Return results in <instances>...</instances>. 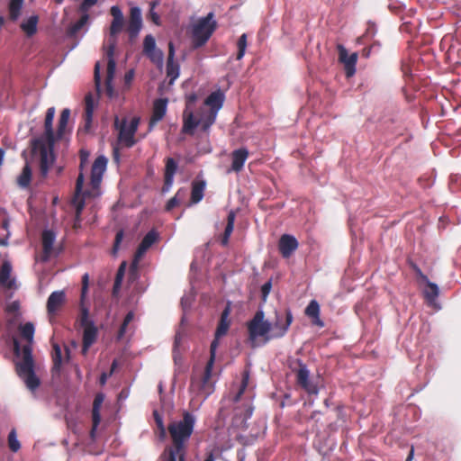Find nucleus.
<instances>
[{"instance_id": "f257e3e1", "label": "nucleus", "mask_w": 461, "mask_h": 461, "mask_svg": "<svg viewBox=\"0 0 461 461\" xmlns=\"http://www.w3.org/2000/svg\"><path fill=\"white\" fill-rule=\"evenodd\" d=\"M34 330V325L32 322H26L19 326L21 336L28 341V344L23 348H21L17 339H13L14 354L16 357H20L19 360L14 362L15 372L31 392H35L41 385V379L35 374V361L31 346Z\"/></svg>"}, {"instance_id": "f03ea898", "label": "nucleus", "mask_w": 461, "mask_h": 461, "mask_svg": "<svg viewBox=\"0 0 461 461\" xmlns=\"http://www.w3.org/2000/svg\"><path fill=\"white\" fill-rule=\"evenodd\" d=\"M182 416V420L168 424L172 445L165 448L158 461H185L186 444L194 432L196 419L188 411H184Z\"/></svg>"}, {"instance_id": "7ed1b4c3", "label": "nucleus", "mask_w": 461, "mask_h": 461, "mask_svg": "<svg viewBox=\"0 0 461 461\" xmlns=\"http://www.w3.org/2000/svg\"><path fill=\"white\" fill-rule=\"evenodd\" d=\"M218 27L214 14L210 12L192 24L191 43L194 50L204 46Z\"/></svg>"}, {"instance_id": "20e7f679", "label": "nucleus", "mask_w": 461, "mask_h": 461, "mask_svg": "<svg viewBox=\"0 0 461 461\" xmlns=\"http://www.w3.org/2000/svg\"><path fill=\"white\" fill-rule=\"evenodd\" d=\"M89 156H90V153L88 150L84 149H81L79 150L80 173L77 178L75 194H74V196L71 201V203L75 207V210H76V218L77 219H79V217L82 213V211L85 208L86 198L91 195V193L89 191H83L85 177H84V174L82 172L84 167L88 162Z\"/></svg>"}, {"instance_id": "39448f33", "label": "nucleus", "mask_w": 461, "mask_h": 461, "mask_svg": "<svg viewBox=\"0 0 461 461\" xmlns=\"http://www.w3.org/2000/svg\"><path fill=\"white\" fill-rule=\"evenodd\" d=\"M224 94L221 90L211 93L204 100V105L210 109L208 111L201 110V130L207 131L210 127L215 122L217 113L222 107L224 103Z\"/></svg>"}, {"instance_id": "423d86ee", "label": "nucleus", "mask_w": 461, "mask_h": 461, "mask_svg": "<svg viewBox=\"0 0 461 461\" xmlns=\"http://www.w3.org/2000/svg\"><path fill=\"white\" fill-rule=\"evenodd\" d=\"M212 368L213 365L209 367V363H206L203 372H195L192 375L189 387L192 393L196 396L203 395L206 398L213 392V384L211 382Z\"/></svg>"}, {"instance_id": "0eeeda50", "label": "nucleus", "mask_w": 461, "mask_h": 461, "mask_svg": "<svg viewBox=\"0 0 461 461\" xmlns=\"http://www.w3.org/2000/svg\"><path fill=\"white\" fill-rule=\"evenodd\" d=\"M289 368L296 376L297 384L302 387L309 394H317L319 393L318 386L310 381V371L299 358L289 360Z\"/></svg>"}, {"instance_id": "6e6552de", "label": "nucleus", "mask_w": 461, "mask_h": 461, "mask_svg": "<svg viewBox=\"0 0 461 461\" xmlns=\"http://www.w3.org/2000/svg\"><path fill=\"white\" fill-rule=\"evenodd\" d=\"M198 100V95L192 93L185 97V108L183 112V126L182 133L194 135L196 127L201 124V111L199 112V118H196L194 113V107L195 102Z\"/></svg>"}, {"instance_id": "1a4fd4ad", "label": "nucleus", "mask_w": 461, "mask_h": 461, "mask_svg": "<svg viewBox=\"0 0 461 461\" xmlns=\"http://www.w3.org/2000/svg\"><path fill=\"white\" fill-rule=\"evenodd\" d=\"M271 323L265 320V313L258 310L253 318L248 322V331L249 339L254 340L259 337L264 338L265 341H269L267 336L270 334Z\"/></svg>"}, {"instance_id": "9d476101", "label": "nucleus", "mask_w": 461, "mask_h": 461, "mask_svg": "<svg viewBox=\"0 0 461 461\" xmlns=\"http://www.w3.org/2000/svg\"><path fill=\"white\" fill-rule=\"evenodd\" d=\"M140 118L133 117L128 124L124 119L119 124L118 118L115 120V127L119 130L118 141L126 148H131L136 144L135 133L138 130Z\"/></svg>"}, {"instance_id": "9b49d317", "label": "nucleus", "mask_w": 461, "mask_h": 461, "mask_svg": "<svg viewBox=\"0 0 461 461\" xmlns=\"http://www.w3.org/2000/svg\"><path fill=\"white\" fill-rule=\"evenodd\" d=\"M294 316L292 311L287 308L285 313H281L277 311L275 312V321L271 323L270 334L267 336V339H281L287 333L292 322Z\"/></svg>"}, {"instance_id": "f8f14e48", "label": "nucleus", "mask_w": 461, "mask_h": 461, "mask_svg": "<svg viewBox=\"0 0 461 461\" xmlns=\"http://www.w3.org/2000/svg\"><path fill=\"white\" fill-rule=\"evenodd\" d=\"M32 149L34 150L38 149L40 151V172L42 177H46L50 167L52 166L55 160V156L53 153L54 146H51L50 148L47 142H43L41 140H34L32 142Z\"/></svg>"}, {"instance_id": "ddd939ff", "label": "nucleus", "mask_w": 461, "mask_h": 461, "mask_svg": "<svg viewBox=\"0 0 461 461\" xmlns=\"http://www.w3.org/2000/svg\"><path fill=\"white\" fill-rule=\"evenodd\" d=\"M337 49L339 52V61L344 65L346 77H353L356 73V65L358 58L357 53L353 52L348 54L347 49L341 44H339Z\"/></svg>"}, {"instance_id": "4468645a", "label": "nucleus", "mask_w": 461, "mask_h": 461, "mask_svg": "<svg viewBox=\"0 0 461 461\" xmlns=\"http://www.w3.org/2000/svg\"><path fill=\"white\" fill-rule=\"evenodd\" d=\"M116 47V41L114 39L108 40L107 43L104 46L105 50V54L108 58L107 63V75L105 79V84L107 87V91H112V81L113 79V76L115 73L116 63L114 60V51Z\"/></svg>"}, {"instance_id": "2eb2a0df", "label": "nucleus", "mask_w": 461, "mask_h": 461, "mask_svg": "<svg viewBox=\"0 0 461 461\" xmlns=\"http://www.w3.org/2000/svg\"><path fill=\"white\" fill-rule=\"evenodd\" d=\"M142 28L141 10L138 6L130 9V17L127 25V32L131 40H134L139 35Z\"/></svg>"}, {"instance_id": "dca6fc26", "label": "nucleus", "mask_w": 461, "mask_h": 461, "mask_svg": "<svg viewBox=\"0 0 461 461\" xmlns=\"http://www.w3.org/2000/svg\"><path fill=\"white\" fill-rule=\"evenodd\" d=\"M107 158L104 156L97 157L91 168L90 184L93 189H98L103 175L106 169Z\"/></svg>"}, {"instance_id": "f3484780", "label": "nucleus", "mask_w": 461, "mask_h": 461, "mask_svg": "<svg viewBox=\"0 0 461 461\" xmlns=\"http://www.w3.org/2000/svg\"><path fill=\"white\" fill-rule=\"evenodd\" d=\"M55 107H50L48 108L45 115L44 120V133L42 136L38 138L37 140H41L43 142H47L49 146L51 148V146L55 145V134L53 131V120L55 116Z\"/></svg>"}, {"instance_id": "a211bd4d", "label": "nucleus", "mask_w": 461, "mask_h": 461, "mask_svg": "<svg viewBox=\"0 0 461 461\" xmlns=\"http://www.w3.org/2000/svg\"><path fill=\"white\" fill-rule=\"evenodd\" d=\"M422 283L425 284V287L422 290V294L425 303H427V305L430 307L438 309L439 306L437 303V299L439 295L438 286L435 283L429 281L428 277L427 281H422Z\"/></svg>"}, {"instance_id": "6ab92c4d", "label": "nucleus", "mask_w": 461, "mask_h": 461, "mask_svg": "<svg viewBox=\"0 0 461 461\" xmlns=\"http://www.w3.org/2000/svg\"><path fill=\"white\" fill-rule=\"evenodd\" d=\"M110 14L113 16V21L110 25V38L116 41V35L122 30L124 18L121 8L118 5H113L110 9Z\"/></svg>"}, {"instance_id": "aec40b11", "label": "nucleus", "mask_w": 461, "mask_h": 461, "mask_svg": "<svg viewBox=\"0 0 461 461\" xmlns=\"http://www.w3.org/2000/svg\"><path fill=\"white\" fill-rule=\"evenodd\" d=\"M175 49L172 42L168 45V56L166 66L167 77H169V85H172L174 81L179 77L180 67L179 64L174 60Z\"/></svg>"}, {"instance_id": "412c9836", "label": "nucleus", "mask_w": 461, "mask_h": 461, "mask_svg": "<svg viewBox=\"0 0 461 461\" xmlns=\"http://www.w3.org/2000/svg\"><path fill=\"white\" fill-rule=\"evenodd\" d=\"M66 302L64 291H55L50 294L47 301V312L49 315H55Z\"/></svg>"}, {"instance_id": "4be33fe9", "label": "nucleus", "mask_w": 461, "mask_h": 461, "mask_svg": "<svg viewBox=\"0 0 461 461\" xmlns=\"http://www.w3.org/2000/svg\"><path fill=\"white\" fill-rule=\"evenodd\" d=\"M249 156V152L246 148L234 149L231 152V167L228 172L234 171L240 172L243 169L244 164Z\"/></svg>"}, {"instance_id": "5701e85b", "label": "nucleus", "mask_w": 461, "mask_h": 461, "mask_svg": "<svg viewBox=\"0 0 461 461\" xmlns=\"http://www.w3.org/2000/svg\"><path fill=\"white\" fill-rule=\"evenodd\" d=\"M167 100L159 98L153 104L152 115L149 120V127L151 130L159 121H161L167 113Z\"/></svg>"}, {"instance_id": "b1692460", "label": "nucleus", "mask_w": 461, "mask_h": 461, "mask_svg": "<svg viewBox=\"0 0 461 461\" xmlns=\"http://www.w3.org/2000/svg\"><path fill=\"white\" fill-rule=\"evenodd\" d=\"M279 251L284 258H289L291 254L297 249V240L289 234H284L279 240Z\"/></svg>"}, {"instance_id": "393cba45", "label": "nucleus", "mask_w": 461, "mask_h": 461, "mask_svg": "<svg viewBox=\"0 0 461 461\" xmlns=\"http://www.w3.org/2000/svg\"><path fill=\"white\" fill-rule=\"evenodd\" d=\"M42 241V260L47 261L50 259L53 253V244L55 241V233L50 230H45L41 235Z\"/></svg>"}, {"instance_id": "a878e982", "label": "nucleus", "mask_w": 461, "mask_h": 461, "mask_svg": "<svg viewBox=\"0 0 461 461\" xmlns=\"http://www.w3.org/2000/svg\"><path fill=\"white\" fill-rule=\"evenodd\" d=\"M320 313L321 309L319 303L316 300H312L305 308L304 314L311 319L312 325L323 328L324 322L321 320Z\"/></svg>"}, {"instance_id": "bb28decb", "label": "nucleus", "mask_w": 461, "mask_h": 461, "mask_svg": "<svg viewBox=\"0 0 461 461\" xmlns=\"http://www.w3.org/2000/svg\"><path fill=\"white\" fill-rule=\"evenodd\" d=\"M12 266L10 262L5 261L0 268V285L7 289L14 287L15 280L11 278Z\"/></svg>"}, {"instance_id": "cd10ccee", "label": "nucleus", "mask_w": 461, "mask_h": 461, "mask_svg": "<svg viewBox=\"0 0 461 461\" xmlns=\"http://www.w3.org/2000/svg\"><path fill=\"white\" fill-rule=\"evenodd\" d=\"M236 219V213L234 211H230L227 216V224L224 230V232L221 239V243L223 247H226L229 244L230 237L234 229V222Z\"/></svg>"}, {"instance_id": "c85d7f7f", "label": "nucleus", "mask_w": 461, "mask_h": 461, "mask_svg": "<svg viewBox=\"0 0 461 461\" xmlns=\"http://www.w3.org/2000/svg\"><path fill=\"white\" fill-rule=\"evenodd\" d=\"M230 314L229 308H225L221 314L220 321L215 330V337H222L227 334L230 328V321L228 320Z\"/></svg>"}, {"instance_id": "c756f323", "label": "nucleus", "mask_w": 461, "mask_h": 461, "mask_svg": "<svg viewBox=\"0 0 461 461\" xmlns=\"http://www.w3.org/2000/svg\"><path fill=\"white\" fill-rule=\"evenodd\" d=\"M38 22L39 17L37 15H32L27 20L23 21L20 27L27 37H32L37 32Z\"/></svg>"}, {"instance_id": "7c9ffc66", "label": "nucleus", "mask_w": 461, "mask_h": 461, "mask_svg": "<svg viewBox=\"0 0 461 461\" xmlns=\"http://www.w3.org/2000/svg\"><path fill=\"white\" fill-rule=\"evenodd\" d=\"M205 182L204 181H194L192 183L191 190V203H198L204 195Z\"/></svg>"}, {"instance_id": "2f4dec72", "label": "nucleus", "mask_w": 461, "mask_h": 461, "mask_svg": "<svg viewBox=\"0 0 461 461\" xmlns=\"http://www.w3.org/2000/svg\"><path fill=\"white\" fill-rule=\"evenodd\" d=\"M24 0H10L8 3V18L15 22L21 15Z\"/></svg>"}, {"instance_id": "473e14b6", "label": "nucleus", "mask_w": 461, "mask_h": 461, "mask_svg": "<svg viewBox=\"0 0 461 461\" xmlns=\"http://www.w3.org/2000/svg\"><path fill=\"white\" fill-rule=\"evenodd\" d=\"M83 331V342H86V346L93 345L96 339L98 330L95 324H87V326L82 327Z\"/></svg>"}, {"instance_id": "72a5a7b5", "label": "nucleus", "mask_w": 461, "mask_h": 461, "mask_svg": "<svg viewBox=\"0 0 461 461\" xmlns=\"http://www.w3.org/2000/svg\"><path fill=\"white\" fill-rule=\"evenodd\" d=\"M51 357L53 362L52 371L59 373L62 365V351L60 346L58 343L52 344Z\"/></svg>"}, {"instance_id": "f704fd0d", "label": "nucleus", "mask_w": 461, "mask_h": 461, "mask_svg": "<svg viewBox=\"0 0 461 461\" xmlns=\"http://www.w3.org/2000/svg\"><path fill=\"white\" fill-rule=\"evenodd\" d=\"M70 116V110L68 108H65L62 110L59 120V125L57 130V137L58 139L62 138V136L65 133L66 127L68 125V120Z\"/></svg>"}, {"instance_id": "c9c22d12", "label": "nucleus", "mask_w": 461, "mask_h": 461, "mask_svg": "<svg viewBox=\"0 0 461 461\" xmlns=\"http://www.w3.org/2000/svg\"><path fill=\"white\" fill-rule=\"evenodd\" d=\"M85 104H86V109H85L86 127H89V125L91 124V122H92L93 113H94V99L90 93L86 95Z\"/></svg>"}, {"instance_id": "e433bc0d", "label": "nucleus", "mask_w": 461, "mask_h": 461, "mask_svg": "<svg viewBox=\"0 0 461 461\" xmlns=\"http://www.w3.org/2000/svg\"><path fill=\"white\" fill-rule=\"evenodd\" d=\"M249 371H244L242 373V378H241V383H240L239 391L237 392V393L235 394V396L232 399L233 402L237 403L240 401L242 394L245 393V391L249 385Z\"/></svg>"}, {"instance_id": "4c0bfd02", "label": "nucleus", "mask_w": 461, "mask_h": 461, "mask_svg": "<svg viewBox=\"0 0 461 461\" xmlns=\"http://www.w3.org/2000/svg\"><path fill=\"white\" fill-rule=\"evenodd\" d=\"M176 170L177 163L176 160L172 158H167L166 159L164 177L167 178V181L169 182L171 178H174Z\"/></svg>"}, {"instance_id": "58836bf2", "label": "nucleus", "mask_w": 461, "mask_h": 461, "mask_svg": "<svg viewBox=\"0 0 461 461\" xmlns=\"http://www.w3.org/2000/svg\"><path fill=\"white\" fill-rule=\"evenodd\" d=\"M88 19H89L88 14L83 13L80 19L69 27V29H68L69 35H71V36L76 35L87 23Z\"/></svg>"}, {"instance_id": "ea45409f", "label": "nucleus", "mask_w": 461, "mask_h": 461, "mask_svg": "<svg viewBox=\"0 0 461 461\" xmlns=\"http://www.w3.org/2000/svg\"><path fill=\"white\" fill-rule=\"evenodd\" d=\"M158 239V234L155 230H149L140 243L142 247L149 249Z\"/></svg>"}, {"instance_id": "a19ab883", "label": "nucleus", "mask_w": 461, "mask_h": 461, "mask_svg": "<svg viewBox=\"0 0 461 461\" xmlns=\"http://www.w3.org/2000/svg\"><path fill=\"white\" fill-rule=\"evenodd\" d=\"M8 447L12 452H17L21 448V444L17 439L15 429H12L8 435Z\"/></svg>"}, {"instance_id": "79ce46f5", "label": "nucleus", "mask_w": 461, "mask_h": 461, "mask_svg": "<svg viewBox=\"0 0 461 461\" xmlns=\"http://www.w3.org/2000/svg\"><path fill=\"white\" fill-rule=\"evenodd\" d=\"M32 177V170L28 165L23 168V172L18 178V183L21 186L26 187L29 185Z\"/></svg>"}, {"instance_id": "37998d69", "label": "nucleus", "mask_w": 461, "mask_h": 461, "mask_svg": "<svg viewBox=\"0 0 461 461\" xmlns=\"http://www.w3.org/2000/svg\"><path fill=\"white\" fill-rule=\"evenodd\" d=\"M185 195V192L182 191V189H179L176 194H175V196H173L172 198H170L167 204H166V210L167 211H171L173 208L178 206L181 203V199L184 197Z\"/></svg>"}, {"instance_id": "c03bdc74", "label": "nucleus", "mask_w": 461, "mask_h": 461, "mask_svg": "<svg viewBox=\"0 0 461 461\" xmlns=\"http://www.w3.org/2000/svg\"><path fill=\"white\" fill-rule=\"evenodd\" d=\"M237 46H238L237 59L240 60L244 57L246 48H247V35L245 33H243L239 38Z\"/></svg>"}, {"instance_id": "a18cd8bd", "label": "nucleus", "mask_w": 461, "mask_h": 461, "mask_svg": "<svg viewBox=\"0 0 461 461\" xmlns=\"http://www.w3.org/2000/svg\"><path fill=\"white\" fill-rule=\"evenodd\" d=\"M220 338L221 337H215L214 336V339L212 341L211 343V346H210V357L207 361V363H209V366L211 365H214V362H215V357H216V350L220 345Z\"/></svg>"}, {"instance_id": "49530a36", "label": "nucleus", "mask_w": 461, "mask_h": 461, "mask_svg": "<svg viewBox=\"0 0 461 461\" xmlns=\"http://www.w3.org/2000/svg\"><path fill=\"white\" fill-rule=\"evenodd\" d=\"M146 56L154 64L162 65V63H163L164 55H163V52L158 49H155L154 50L149 51V53L146 54Z\"/></svg>"}, {"instance_id": "de8ad7c7", "label": "nucleus", "mask_w": 461, "mask_h": 461, "mask_svg": "<svg viewBox=\"0 0 461 461\" xmlns=\"http://www.w3.org/2000/svg\"><path fill=\"white\" fill-rule=\"evenodd\" d=\"M156 48V41L151 34L146 35L143 41V53L146 55L149 51L154 50Z\"/></svg>"}, {"instance_id": "09e8293b", "label": "nucleus", "mask_w": 461, "mask_h": 461, "mask_svg": "<svg viewBox=\"0 0 461 461\" xmlns=\"http://www.w3.org/2000/svg\"><path fill=\"white\" fill-rule=\"evenodd\" d=\"M124 266H125V263H122L117 271L116 277H115L114 284H113V294L116 293V291L121 286L122 276L124 275Z\"/></svg>"}, {"instance_id": "8fccbe9b", "label": "nucleus", "mask_w": 461, "mask_h": 461, "mask_svg": "<svg viewBox=\"0 0 461 461\" xmlns=\"http://www.w3.org/2000/svg\"><path fill=\"white\" fill-rule=\"evenodd\" d=\"M155 422L157 424L158 429H159L160 438L163 439L166 437V429L164 426L162 417L158 413L157 411L153 412Z\"/></svg>"}, {"instance_id": "3c124183", "label": "nucleus", "mask_w": 461, "mask_h": 461, "mask_svg": "<svg viewBox=\"0 0 461 461\" xmlns=\"http://www.w3.org/2000/svg\"><path fill=\"white\" fill-rule=\"evenodd\" d=\"M408 264L410 267L412 269V271L415 273L417 279L420 282L427 281L428 276L422 273L421 269L418 267L416 263H414L411 260H408Z\"/></svg>"}, {"instance_id": "603ef678", "label": "nucleus", "mask_w": 461, "mask_h": 461, "mask_svg": "<svg viewBox=\"0 0 461 461\" xmlns=\"http://www.w3.org/2000/svg\"><path fill=\"white\" fill-rule=\"evenodd\" d=\"M80 312L81 313L79 321L81 327L87 326V324H94V322L91 320H89V312L87 308L82 306Z\"/></svg>"}, {"instance_id": "864d4df0", "label": "nucleus", "mask_w": 461, "mask_h": 461, "mask_svg": "<svg viewBox=\"0 0 461 461\" xmlns=\"http://www.w3.org/2000/svg\"><path fill=\"white\" fill-rule=\"evenodd\" d=\"M158 2L157 1H153L150 3V10H149V16L150 18V20L157 25H159L160 24V18H159V15L154 11V8L158 5Z\"/></svg>"}, {"instance_id": "5fc2aeb1", "label": "nucleus", "mask_w": 461, "mask_h": 461, "mask_svg": "<svg viewBox=\"0 0 461 461\" xmlns=\"http://www.w3.org/2000/svg\"><path fill=\"white\" fill-rule=\"evenodd\" d=\"M123 236H124V232L122 230H120L117 231L116 235H115V239H114V242H113V255H116L119 249H120V244L123 239Z\"/></svg>"}, {"instance_id": "6e6d98bb", "label": "nucleus", "mask_w": 461, "mask_h": 461, "mask_svg": "<svg viewBox=\"0 0 461 461\" xmlns=\"http://www.w3.org/2000/svg\"><path fill=\"white\" fill-rule=\"evenodd\" d=\"M252 411H253V408L250 406V404L247 403L245 405V408H244L243 411H239V409L237 408L235 415L236 416L240 415L242 417V419L244 420H248L249 418L251 417Z\"/></svg>"}, {"instance_id": "4d7b16f0", "label": "nucleus", "mask_w": 461, "mask_h": 461, "mask_svg": "<svg viewBox=\"0 0 461 461\" xmlns=\"http://www.w3.org/2000/svg\"><path fill=\"white\" fill-rule=\"evenodd\" d=\"M98 0H84L79 6V11L84 14H87L89 9L96 5Z\"/></svg>"}, {"instance_id": "13d9d810", "label": "nucleus", "mask_w": 461, "mask_h": 461, "mask_svg": "<svg viewBox=\"0 0 461 461\" xmlns=\"http://www.w3.org/2000/svg\"><path fill=\"white\" fill-rule=\"evenodd\" d=\"M88 283H89V276L87 273H86L82 276L81 300H83L84 297L86 296V294L88 289Z\"/></svg>"}, {"instance_id": "bf43d9fd", "label": "nucleus", "mask_w": 461, "mask_h": 461, "mask_svg": "<svg viewBox=\"0 0 461 461\" xmlns=\"http://www.w3.org/2000/svg\"><path fill=\"white\" fill-rule=\"evenodd\" d=\"M94 79L95 84L97 89H99L101 86V76H100V65L99 62H97L95 66V71H94Z\"/></svg>"}, {"instance_id": "052dcab7", "label": "nucleus", "mask_w": 461, "mask_h": 461, "mask_svg": "<svg viewBox=\"0 0 461 461\" xmlns=\"http://www.w3.org/2000/svg\"><path fill=\"white\" fill-rule=\"evenodd\" d=\"M92 421L95 428H97L101 421L100 411L96 407L92 409Z\"/></svg>"}, {"instance_id": "680f3d73", "label": "nucleus", "mask_w": 461, "mask_h": 461, "mask_svg": "<svg viewBox=\"0 0 461 461\" xmlns=\"http://www.w3.org/2000/svg\"><path fill=\"white\" fill-rule=\"evenodd\" d=\"M271 287H272V284H271V281H267V283H265L262 287H261V293H262V297L264 300H266V298L267 297V295L269 294L270 291H271Z\"/></svg>"}, {"instance_id": "e2e57ef3", "label": "nucleus", "mask_w": 461, "mask_h": 461, "mask_svg": "<svg viewBox=\"0 0 461 461\" xmlns=\"http://www.w3.org/2000/svg\"><path fill=\"white\" fill-rule=\"evenodd\" d=\"M115 366H116V362H115V361H113V363L112 364V368H111L110 373H109V374H107V373H103V374L100 375V384H101L102 385L105 384V383H106V381H107L108 376H109V375H111L113 374V370H114Z\"/></svg>"}, {"instance_id": "0e129e2a", "label": "nucleus", "mask_w": 461, "mask_h": 461, "mask_svg": "<svg viewBox=\"0 0 461 461\" xmlns=\"http://www.w3.org/2000/svg\"><path fill=\"white\" fill-rule=\"evenodd\" d=\"M147 250H148V249L142 247L140 244L138 249H137V250H136V252H135L134 260L135 261L140 260L144 256V254L146 253Z\"/></svg>"}, {"instance_id": "69168bd1", "label": "nucleus", "mask_w": 461, "mask_h": 461, "mask_svg": "<svg viewBox=\"0 0 461 461\" xmlns=\"http://www.w3.org/2000/svg\"><path fill=\"white\" fill-rule=\"evenodd\" d=\"M173 181H174V178H171L170 181L168 182L167 178L164 177V185L162 187V192L163 193H166V192L169 191V189L171 188V186L173 185Z\"/></svg>"}, {"instance_id": "338daca9", "label": "nucleus", "mask_w": 461, "mask_h": 461, "mask_svg": "<svg viewBox=\"0 0 461 461\" xmlns=\"http://www.w3.org/2000/svg\"><path fill=\"white\" fill-rule=\"evenodd\" d=\"M103 402V395L97 394L94 400L93 408H97V410L100 409V405Z\"/></svg>"}, {"instance_id": "774afa93", "label": "nucleus", "mask_w": 461, "mask_h": 461, "mask_svg": "<svg viewBox=\"0 0 461 461\" xmlns=\"http://www.w3.org/2000/svg\"><path fill=\"white\" fill-rule=\"evenodd\" d=\"M134 314L132 312H129L122 321L123 326H128L129 323L133 320Z\"/></svg>"}]
</instances>
